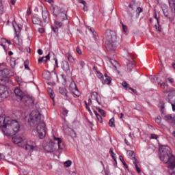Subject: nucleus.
Instances as JSON below:
<instances>
[{
	"mask_svg": "<svg viewBox=\"0 0 175 175\" xmlns=\"http://www.w3.org/2000/svg\"><path fill=\"white\" fill-rule=\"evenodd\" d=\"M0 128L6 136H14L20 131V123L10 117L0 116Z\"/></svg>",
	"mask_w": 175,
	"mask_h": 175,
	"instance_id": "obj_1",
	"label": "nucleus"
},
{
	"mask_svg": "<svg viewBox=\"0 0 175 175\" xmlns=\"http://www.w3.org/2000/svg\"><path fill=\"white\" fill-rule=\"evenodd\" d=\"M41 116L39 111H32L28 119V123L30 126H36L40 139H44L46 136V124L44 122H40Z\"/></svg>",
	"mask_w": 175,
	"mask_h": 175,
	"instance_id": "obj_2",
	"label": "nucleus"
},
{
	"mask_svg": "<svg viewBox=\"0 0 175 175\" xmlns=\"http://www.w3.org/2000/svg\"><path fill=\"white\" fill-rule=\"evenodd\" d=\"M160 159L167 163L168 168L172 170L171 175H175V157L172 154V150L167 146H160L159 148Z\"/></svg>",
	"mask_w": 175,
	"mask_h": 175,
	"instance_id": "obj_3",
	"label": "nucleus"
},
{
	"mask_svg": "<svg viewBox=\"0 0 175 175\" xmlns=\"http://www.w3.org/2000/svg\"><path fill=\"white\" fill-rule=\"evenodd\" d=\"M14 94L18 102H23L25 106H33L35 103L33 97L23 92L20 88H16L14 90Z\"/></svg>",
	"mask_w": 175,
	"mask_h": 175,
	"instance_id": "obj_4",
	"label": "nucleus"
},
{
	"mask_svg": "<svg viewBox=\"0 0 175 175\" xmlns=\"http://www.w3.org/2000/svg\"><path fill=\"white\" fill-rule=\"evenodd\" d=\"M105 37L107 38V41L105 42V47L107 51H114L116 50V39H117V34L116 32L107 30L105 31Z\"/></svg>",
	"mask_w": 175,
	"mask_h": 175,
	"instance_id": "obj_5",
	"label": "nucleus"
},
{
	"mask_svg": "<svg viewBox=\"0 0 175 175\" xmlns=\"http://www.w3.org/2000/svg\"><path fill=\"white\" fill-rule=\"evenodd\" d=\"M12 75L13 72L8 68L0 70V84L3 85L7 83L9 81V77Z\"/></svg>",
	"mask_w": 175,
	"mask_h": 175,
	"instance_id": "obj_6",
	"label": "nucleus"
},
{
	"mask_svg": "<svg viewBox=\"0 0 175 175\" xmlns=\"http://www.w3.org/2000/svg\"><path fill=\"white\" fill-rule=\"evenodd\" d=\"M10 93H9V90L8 88L3 86L0 88V96L1 98V100L3 99H6V98H9Z\"/></svg>",
	"mask_w": 175,
	"mask_h": 175,
	"instance_id": "obj_7",
	"label": "nucleus"
},
{
	"mask_svg": "<svg viewBox=\"0 0 175 175\" xmlns=\"http://www.w3.org/2000/svg\"><path fill=\"white\" fill-rule=\"evenodd\" d=\"M162 10L165 17L168 18L170 21H173V20H174V16H173L172 12H169V9H167V7H164Z\"/></svg>",
	"mask_w": 175,
	"mask_h": 175,
	"instance_id": "obj_8",
	"label": "nucleus"
},
{
	"mask_svg": "<svg viewBox=\"0 0 175 175\" xmlns=\"http://www.w3.org/2000/svg\"><path fill=\"white\" fill-rule=\"evenodd\" d=\"M129 58V62L127 63V70L128 72H132V69L135 68V62L133 61V57L131 55V53L128 54Z\"/></svg>",
	"mask_w": 175,
	"mask_h": 175,
	"instance_id": "obj_9",
	"label": "nucleus"
},
{
	"mask_svg": "<svg viewBox=\"0 0 175 175\" xmlns=\"http://www.w3.org/2000/svg\"><path fill=\"white\" fill-rule=\"evenodd\" d=\"M25 140V137H20V136H15L12 137V142L15 144H18V146L20 147L23 144V142Z\"/></svg>",
	"mask_w": 175,
	"mask_h": 175,
	"instance_id": "obj_10",
	"label": "nucleus"
},
{
	"mask_svg": "<svg viewBox=\"0 0 175 175\" xmlns=\"http://www.w3.org/2000/svg\"><path fill=\"white\" fill-rule=\"evenodd\" d=\"M57 20L59 21H64V20H67L68 16H66V11L61 9L57 15Z\"/></svg>",
	"mask_w": 175,
	"mask_h": 175,
	"instance_id": "obj_11",
	"label": "nucleus"
},
{
	"mask_svg": "<svg viewBox=\"0 0 175 175\" xmlns=\"http://www.w3.org/2000/svg\"><path fill=\"white\" fill-rule=\"evenodd\" d=\"M25 148L27 151H33V150L36 149V143L32 141H29L26 144Z\"/></svg>",
	"mask_w": 175,
	"mask_h": 175,
	"instance_id": "obj_12",
	"label": "nucleus"
},
{
	"mask_svg": "<svg viewBox=\"0 0 175 175\" xmlns=\"http://www.w3.org/2000/svg\"><path fill=\"white\" fill-rule=\"evenodd\" d=\"M43 148L46 152H53V151L55 150L54 148V142H51L46 146H44Z\"/></svg>",
	"mask_w": 175,
	"mask_h": 175,
	"instance_id": "obj_13",
	"label": "nucleus"
},
{
	"mask_svg": "<svg viewBox=\"0 0 175 175\" xmlns=\"http://www.w3.org/2000/svg\"><path fill=\"white\" fill-rule=\"evenodd\" d=\"M62 69L66 72V73H70V67H69V63L66 61H63L62 62Z\"/></svg>",
	"mask_w": 175,
	"mask_h": 175,
	"instance_id": "obj_14",
	"label": "nucleus"
},
{
	"mask_svg": "<svg viewBox=\"0 0 175 175\" xmlns=\"http://www.w3.org/2000/svg\"><path fill=\"white\" fill-rule=\"evenodd\" d=\"M54 140L57 142L58 148L59 150H64L65 148V144L61 140V138L56 137L53 136Z\"/></svg>",
	"mask_w": 175,
	"mask_h": 175,
	"instance_id": "obj_15",
	"label": "nucleus"
},
{
	"mask_svg": "<svg viewBox=\"0 0 175 175\" xmlns=\"http://www.w3.org/2000/svg\"><path fill=\"white\" fill-rule=\"evenodd\" d=\"M5 43H8L9 44H12V42L9 40H6V38H2L0 40V46H2L3 50L6 51V46H5Z\"/></svg>",
	"mask_w": 175,
	"mask_h": 175,
	"instance_id": "obj_16",
	"label": "nucleus"
},
{
	"mask_svg": "<svg viewBox=\"0 0 175 175\" xmlns=\"http://www.w3.org/2000/svg\"><path fill=\"white\" fill-rule=\"evenodd\" d=\"M41 10H42V18L44 21V23H46L47 21V17H49V11H47V9H46V8H44L43 9V8H41Z\"/></svg>",
	"mask_w": 175,
	"mask_h": 175,
	"instance_id": "obj_17",
	"label": "nucleus"
},
{
	"mask_svg": "<svg viewBox=\"0 0 175 175\" xmlns=\"http://www.w3.org/2000/svg\"><path fill=\"white\" fill-rule=\"evenodd\" d=\"M14 24H17V23H16V21H13L12 25H13V28L14 29L15 33H16V36L17 39H20V32L21 31V27L20 25H17V27H18V31H17V30L16 29V27L14 26Z\"/></svg>",
	"mask_w": 175,
	"mask_h": 175,
	"instance_id": "obj_18",
	"label": "nucleus"
},
{
	"mask_svg": "<svg viewBox=\"0 0 175 175\" xmlns=\"http://www.w3.org/2000/svg\"><path fill=\"white\" fill-rule=\"evenodd\" d=\"M32 23L36 25H42V20L38 16H33Z\"/></svg>",
	"mask_w": 175,
	"mask_h": 175,
	"instance_id": "obj_19",
	"label": "nucleus"
},
{
	"mask_svg": "<svg viewBox=\"0 0 175 175\" xmlns=\"http://www.w3.org/2000/svg\"><path fill=\"white\" fill-rule=\"evenodd\" d=\"M164 120L167 122H171V124H174L175 122L174 117H172V115H166L164 116Z\"/></svg>",
	"mask_w": 175,
	"mask_h": 175,
	"instance_id": "obj_20",
	"label": "nucleus"
},
{
	"mask_svg": "<svg viewBox=\"0 0 175 175\" xmlns=\"http://www.w3.org/2000/svg\"><path fill=\"white\" fill-rule=\"evenodd\" d=\"M100 80H102V83L103 84H110L111 83V78H105V80L103 81V75H102V73L100 74Z\"/></svg>",
	"mask_w": 175,
	"mask_h": 175,
	"instance_id": "obj_21",
	"label": "nucleus"
},
{
	"mask_svg": "<svg viewBox=\"0 0 175 175\" xmlns=\"http://www.w3.org/2000/svg\"><path fill=\"white\" fill-rule=\"evenodd\" d=\"M91 98H92V99H94L95 100H96V102H97V103H98V105H100V103L98 100V92H92Z\"/></svg>",
	"mask_w": 175,
	"mask_h": 175,
	"instance_id": "obj_22",
	"label": "nucleus"
},
{
	"mask_svg": "<svg viewBox=\"0 0 175 175\" xmlns=\"http://www.w3.org/2000/svg\"><path fill=\"white\" fill-rule=\"evenodd\" d=\"M47 92L49 95L50 96L51 99H52V100H54V92L53 91V89H51V88H48L47 89Z\"/></svg>",
	"mask_w": 175,
	"mask_h": 175,
	"instance_id": "obj_23",
	"label": "nucleus"
},
{
	"mask_svg": "<svg viewBox=\"0 0 175 175\" xmlns=\"http://www.w3.org/2000/svg\"><path fill=\"white\" fill-rule=\"evenodd\" d=\"M59 92L61 94V95H63V96H66V94H68V91L66 89H65V88H59Z\"/></svg>",
	"mask_w": 175,
	"mask_h": 175,
	"instance_id": "obj_24",
	"label": "nucleus"
},
{
	"mask_svg": "<svg viewBox=\"0 0 175 175\" xmlns=\"http://www.w3.org/2000/svg\"><path fill=\"white\" fill-rule=\"evenodd\" d=\"M10 65L12 68H14L17 65V59L16 57H12L10 59Z\"/></svg>",
	"mask_w": 175,
	"mask_h": 175,
	"instance_id": "obj_25",
	"label": "nucleus"
},
{
	"mask_svg": "<svg viewBox=\"0 0 175 175\" xmlns=\"http://www.w3.org/2000/svg\"><path fill=\"white\" fill-rule=\"evenodd\" d=\"M127 152L129 153V158H130V159H135V158H136L133 150H128Z\"/></svg>",
	"mask_w": 175,
	"mask_h": 175,
	"instance_id": "obj_26",
	"label": "nucleus"
},
{
	"mask_svg": "<svg viewBox=\"0 0 175 175\" xmlns=\"http://www.w3.org/2000/svg\"><path fill=\"white\" fill-rule=\"evenodd\" d=\"M70 90L72 92L74 91V90H77V86L76 85V83L74 81L71 82L70 85Z\"/></svg>",
	"mask_w": 175,
	"mask_h": 175,
	"instance_id": "obj_27",
	"label": "nucleus"
},
{
	"mask_svg": "<svg viewBox=\"0 0 175 175\" xmlns=\"http://www.w3.org/2000/svg\"><path fill=\"white\" fill-rule=\"evenodd\" d=\"M29 60L26 59L24 62V66H25V69H26L27 70H31V68H29Z\"/></svg>",
	"mask_w": 175,
	"mask_h": 175,
	"instance_id": "obj_28",
	"label": "nucleus"
},
{
	"mask_svg": "<svg viewBox=\"0 0 175 175\" xmlns=\"http://www.w3.org/2000/svg\"><path fill=\"white\" fill-rule=\"evenodd\" d=\"M96 110H98V113H100V114H101V116H103V117H106V112H105V110L99 108V107H96Z\"/></svg>",
	"mask_w": 175,
	"mask_h": 175,
	"instance_id": "obj_29",
	"label": "nucleus"
},
{
	"mask_svg": "<svg viewBox=\"0 0 175 175\" xmlns=\"http://www.w3.org/2000/svg\"><path fill=\"white\" fill-rule=\"evenodd\" d=\"M137 13V17H139L140 16V13H143V9L140 7H137L136 10Z\"/></svg>",
	"mask_w": 175,
	"mask_h": 175,
	"instance_id": "obj_30",
	"label": "nucleus"
},
{
	"mask_svg": "<svg viewBox=\"0 0 175 175\" xmlns=\"http://www.w3.org/2000/svg\"><path fill=\"white\" fill-rule=\"evenodd\" d=\"M109 125L111 128H114V126H116V124H114V119H113V118H112L111 119L109 120Z\"/></svg>",
	"mask_w": 175,
	"mask_h": 175,
	"instance_id": "obj_31",
	"label": "nucleus"
},
{
	"mask_svg": "<svg viewBox=\"0 0 175 175\" xmlns=\"http://www.w3.org/2000/svg\"><path fill=\"white\" fill-rule=\"evenodd\" d=\"M55 27L58 29V28H61V27H62V25H64V24L61 22H58L57 21H55Z\"/></svg>",
	"mask_w": 175,
	"mask_h": 175,
	"instance_id": "obj_32",
	"label": "nucleus"
},
{
	"mask_svg": "<svg viewBox=\"0 0 175 175\" xmlns=\"http://www.w3.org/2000/svg\"><path fill=\"white\" fill-rule=\"evenodd\" d=\"M42 62H44V64H46V62H47V59H46V57H40L38 59V64H40Z\"/></svg>",
	"mask_w": 175,
	"mask_h": 175,
	"instance_id": "obj_33",
	"label": "nucleus"
},
{
	"mask_svg": "<svg viewBox=\"0 0 175 175\" xmlns=\"http://www.w3.org/2000/svg\"><path fill=\"white\" fill-rule=\"evenodd\" d=\"M122 85L124 88H126V91H129V86H128V83H126V81L122 82Z\"/></svg>",
	"mask_w": 175,
	"mask_h": 175,
	"instance_id": "obj_34",
	"label": "nucleus"
},
{
	"mask_svg": "<svg viewBox=\"0 0 175 175\" xmlns=\"http://www.w3.org/2000/svg\"><path fill=\"white\" fill-rule=\"evenodd\" d=\"M70 165H72V161L70 160H68L67 161L64 162V165L66 166V167H70Z\"/></svg>",
	"mask_w": 175,
	"mask_h": 175,
	"instance_id": "obj_35",
	"label": "nucleus"
},
{
	"mask_svg": "<svg viewBox=\"0 0 175 175\" xmlns=\"http://www.w3.org/2000/svg\"><path fill=\"white\" fill-rule=\"evenodd\" d=\"M67 55H68V61H70V62H73L74 59H73V57L72 56V55H70V53H68Z\"/></svg>",
	"mask_w": 175,
	"mask_h": 175,
	"instance_id": "obj_36",
	"label": "nucleus"
},
{
	"mask_svg": "<svg viewBox=\"0 0 175 175\" xmlns=\"http://www.w3.org/2000/svg\"><path fill=\"white\" fill-rule=\"evenodd\" d=\"M72 94H74V95H76V96H80V92H79V89H77V90H72Z\"/></svg>",
	"mask_w": 175,
	"mask_h": 175,
	"instance_id": "obj_37",
	"label": "nucleus"
},
{
	"mask_svg": "<svg viewBox=\"0 0 175 175\" xmlns=\"http://www.w3.org/2000/svg\"><path fill=\"white\" fill-rule=\"evenodd\" d=\"M109 62L110 64H111V65L114 66V68H116V69H117V66H116V64H117V61L109 59Z\"/></svg>",
	"mask_w": 175,
	"mask_h": 175,
	"instance_id": "obj_38",
	"label": "nucleus"
},
{
	"mask_svg": "<svg viewBox=\"0 0 175 175\" xmlns=\"http://www.w3.org/2000/svg\"><path fill=\"white\" fill-rule=\"evenodd\" d=\"M70 135L71 137H76V132L73 130L70 131Z\"/></svg>",
	"mask_w": 175,
	"mask_h": 175,
	"instance_id": "obj_39",
	"label": "nucleus"
},
{
	"mask_svg": "<svg viewBox=\"0 0 175 175\" xmlns=\"http://www.w3.org/2000/svg\"><path fill=\"white\" fill-rule=\"evenodd\" d=\"M154 27L157 31H159V32H161L162 28H161V25H159V23L157 25H155Z\"/></svg>",
	"mask_w": 175,
	"mask_h": 175,
	"instance_id": "obj_40",
	"label": "nucleus"
},
{
	"mask_svg": "<svg viewBox=\"0 0 175 175\" xmlns=\"http://www.w3.org/2000/svg\"><path fill=\"white\" fill-rule=\"evenodd\" d=\"M3 14V5L0 3V16Z\"/></svg>",
	"mask_w": 175,
	"mask_h": 175,
	"instance_id": "obj_41",
	"label": "nucleus"
},
{
	"mask_svg": "<svg viewBox=\"0 0 175 175\" xmlns=\"http://www.w3.org/2000/svg\"><path fill=\"white\" fill-rule=\"evenodd\" d=\"M122 31L123 32H124V33H126V31L128 30V27H126V25H124V23H122Z\"/></svg>",
	"mask_w": 175,
	"mask_h": 175,
	"instance_id": "obj_42",
	"label": "nucleus"
},
{
	"mask_svg": "<svg viewBox=\"0 0 175 175\" xmlns=\"http://www.w3.org/2000/svg\"><path fill=\"white\" fill-rule=\"evenodd\" d=\"M96 118H97L98 121H99L100 122V124H102L103 122V120H102V116H100V115H97Z\"/></svg>",
	"mask_w": 175,
	"mask_h": 175,
	"instance_id": "obj_43",
	"label": "nucleus"
},
{
	"mask_svg": "<svg viewBox=\"0 0 175 175\" xmlns=\"http://www.w3.org/2000/svg\"><path fill=\"white\" fill-rule=\"evenodd\" d=\"M51 29H52V31H53V32H55V33H57V32H58V28H57L56 26L55 27L52 26Z\"/></svg>",
	"mask_w": 175,
	"mask_h": 175,
	"instance_id": "obj_44",
	"label": "nucleus"
},
{
	"mask_svg": "<svg viewBox=\"0 0 175 175\" xmlns=\"http://www.w3.org/2000/svg\"><path fill=\"white\" fill-rule=\"evenodd\" d=\"M150 139H155L157 140V139H158V135H157V134H151Z\"/></svg>",
	"mask_w": 175,
	"mask_h": 175,
	"instance_id": "obj_45",
	"label": "nucleus"
},
{
	"mask_svg": "<svg viewBox=\"0 0 175 175\" xmlns=\"http://www.w3.org/2000/svg\"><path fill=\"white\" fill-rule=\"evenodd\" d=\"M79 3H82L83 6H85V5H87V2H85V1L84 0H79Z\"/></svg>",
	"mask_w": 175,
	"mask_h": 175,
	"instance_id": "obj_46",
	"label": "nucleus"
},
{
	"mask_svg": "<svg viewBox=\"0 0 175 175\" xmlns=\"http://www.w3.org/2000/svg\"><path fill=\"white\" fill-rule=\"evenodd\" d=\"M68 113H69V111H68V109H64L63 111V116H68Z\"/></svg>",
	"mask_w": 175,
	"mask_h": 175,
	"instance_id": "obj_47",
	"label": "nucleus"
},
{
	"mask_svg": "<svg viewBox=\"0 0 175 175\" xmlns=\"http://www.w3.org/2000/svg\"><path fill=\"white\" fill-rule=\"evenodd\" d=\"M133 160V163L135 165V166L137 165V164L139 163V161H137V159H136V157H135V159H132Z\"/></svg>",
	"mask_w": 175,
	"mask_h": 175,
	"instance_id": "obj_48",
	"label": "nucleus"
},
{
	"mask_svg": "<svg viewBox=\"0 0 175 175\" xmlns=\"http://www.w3.org/2000/svg\"><path fill=\"white\" fill-rule=\"evenodd\" d=\"M156 122H157V124H160V121H161V116H157L155 119Z\"/></svg>",
	"mask_w": 175,
	"mask_h": 175,
	"instance_id": "obj_49",
	"label": "nucleus"
},
{
	"mask_svg": "<svg viewBox=\"0 0 175 175\" xmlns=\"http://www.w3.org/2000/svg\"><path fill=\"white\" fill-rule=\"evenodd\" d=\"M79 65H81V68H83L85 66V63H84V62H83V61H80Z\"/></svg>",
	"mask_w": 175,
	"mask_h": 175,
	"instance_id": "obj_50",
	"label": "nucleus"
},
{
	"mask_svg": "<svg viewBox=\"0 0 175 175\" xmlns=\"http://www.w3.org/2000/svg\"><path fill=\"white\" fill-rule=\"evenodd\" d=\"M135 168H136L137 173H142V170L139 167V165H135Z\"/></svg>",
	"mask_w": 175,
	"mask_h": 175,
	"instance_id": "obj_51",
	"label": "nucleus"
},
{
	"mask_svg": "<svg viewBox=\"0 0 175 175\" xmlns=\"http://www.w3.org/2000/svg\"><path fill=\"white\" fill-rule=\"evenodd\" d=\"M128 14H129V17H130L131 20H132V18L133 17V14H132V12L128 11Z\"/></svg>",
	"mask_w": 175,
	"mask_h": 175,
	"instance_id": "obj_52",
	"label": "nucleus"
},
{
	"mask_svg": "<svg viewBox=\"0 0 175 175\" xmlns=\"http://www.w3.org/2000/svg\"><path fill=\"white\" fill-rule=\"evenodd\" d=\"M46 76L47 77H45V79H46V80H50L51 79V75H50L49 72L46 74Z\"/></svg>",
	"mask_w": 175,
	"mask_h": 175,
	"instance_id": "obj_53",
	"label": "nucleus"
},
{
	"mask_svg": "<svg viewBox=\"0 0 175 175\" xmlns=\"http://www.w3.org/2000/svg\"><path fill=\"white\" fill-rule=\"evenodd\" d=\"M111 157L113 158L114 162H116V163H117V159H116V154L113 153V154H111Z\"/></svg>",
	"mask_w": 175,
	"mask_h": 175,
	"instance_id": "obj_54",
	"label": "nucleus"
},
{
	"mask_svg": "<svg viewBox=\"0 0 175 175\" xmlns=\"http://www.w3.org/2000/svg\"><path fill=\"white\" fill-rule=\"evenodd\" d=\"M155 15H154V18H156L157 21V24H159V20L158 19V17H157V10H154Z\"/></svg>",
	"mask_w": 175,
	"mask_h": 175,
	"instance_id": "obj_55",
	"label": "nucleus"
},
{
	"mask_svg": "<svg viewBox=\"0 0 175 175\" xmlns=\"http://www.w3.org/2000/svg\"><path fill=\"white\" fill-rule=\"evenodd\" d=\"M38 53L39 54V55H43V51L42 49H38Z\"/></svg>",
	"mask_w": 175,
	"mask_h": 175,
	"instance_id": "obj_56",
	"label": "nucleus"
},
{
	"mask_svg": "<svg viewBox=\"0 0 175 175\" xmlns=\"http://www.w3.org/2000/svg\"><path fill=\"white\" fill-rule=\"evenodd\" d=\"M38 31L40 33H43L44 32V28H39Z\"/></svg>",
	"mask_w": 175,
	"mask_h": 175,
	"instance_id": "obj_57",
	"label": "nucleus"
},
{
	"mask_svg": "<svg viewBox=\"0 0 175 175\" xmlns=\"http://www.w3.org/2000/svg\"><path fill=\"white\" fill-rule=\"evenodd\" d=\"M129 90H131V91H132V92H133L134 94H137V92H136V90H135V89L129 87Z\"/></svg>",
	"mask_w": 175,
	"mask_h": 175,
	"instance_id": "obj_58",
	"label": "nucleus"
},
{
	"mask_svg": "<svg viewBox=\"0 0 175 175\" xmlns=\"http://www.w3.org/2000/svg\"><path fill=\"white\" fill-rule=\"evenodd\" d=\"M87 110H88L90 116H92V111H91V109L90 108V107H86Z\"/></svg>",
	"mask_w": 175,
	"mask_h": 175,
	"instance_id": "obj_59",
	"label": "nucleus"
},
{
	"mask_svg": "<svg viewBox=\"0 0 175 175\" xmlns=\"http://www.w3.org/2000/svg\"><path fill=\"white\" fill-rule=\"evenodd\" d=\"M77 52L78 53V54L81 55L82 53H81V49L77 48Z\"/></svg>",
	"mask_w": 175,
	"mask_h": 175,
	"instance_id": "obj_60",
	"label": "nucleus"
},
{
	"mask_svg": "<svg viewBox=\"0 0 175 175\" xmlns=\"http://www.w3.org/2000/svg\"><path fill=\"white\" fill-rule=\"evenodd\" d=\"M27 14L28 16H30V14H31V7H29V8H28V10H27Z\"/></svg>",
	"mask_w": 175,
	"mask_h": 175,
	"instance_id": "obj_61",
	"label": "nucleus"
},
{
	"mask_svg": "<svg viewBox=\"0 0 175 175\" xmlns=\"http://www.w3.org/2000/svg\"><path fill=\"white\" fill-rule=\"evenodd\" d=\"M44 58H45V59H46V61H49V59H50V53H48V55L46 56V57H44Z\"/></svg>",
	"mask_w": 175,
	"mask_h": 175,
	"instance_id": "obj_62",
	"label": "nucleus"
},
{
	"mask_svg": "<svg viewBox=\"0 0 175 175\" xmlns=\"http://www.w3.org/2000/svg\"><path fill=\"white\" fill-rule=\"evenodd\" d=\"M120 161H122V163H124V162H125V161H124V157L120 156Z\"/></svg>",
	"mask_w": 175,
	"mask_h": 175,
	"instance_id": "obj_63",
	"label": "nucleus"
},
{
	"mask_svg": "<svg viewBox=\"0 0 175 175\" xmlns=\"http://www.w3.org/2000/svg\"><path fill=\"white\" fill-rule=\"evenodd\" d=\"M165 85H166V84L165 83H161V88H165Z\"/></svg>",
	"mask_w": 175,
	"mask_h": 175,
	"instance_id": "obj_64",
	"label": "nucleus"
}]
</instances>
